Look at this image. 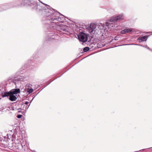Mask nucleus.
I'll use <instances>...</instances> for the list:
<instances>
[{"label":"nucleus","mask_w":152,"mask_h":152,"mask_svg":"<svg viewBox=\"0 0 152 152\" xmlns=\"http://www.w3.org/2000/svg\"><path fill=\"white\" fill-rule=\"evenodd\" d=\"M96 28L97 33L99 30H101L104 28V24L101 23L96 24Z\"/></svg>","instance_id":"20e7f679"},{"label":"nucleus","mask_w":152,"mask_h":152,"mask_svg":"<svg viewBox=\"0 0 152 152\" xmlns=\"http://www.w3.org/2000/svg\"><path fill=\"white\" fill-rule=\"evenodd\" d=\"M15 145V143H13L12 145V147H11V148H10V150L14 151L16 149V147L14 145Z\"/></svg>","instance_id":"f8f14e48"},{"label":"nucleus","mask_w":152,"mask_h":152,"mask_svg":"<svg viewBox=\"0 0 152 152\" xmlns=\"http://www.w3.org/2000/svg\"><path fill=\"white\" fill-rule=\"evenodd\" d=\"M2 97L10 96V92H5L3 94H2Z\"/></svg>","instance_id":"9d476101"},{"label":"nucleus","mask_w":152,"mask_h":152,"mask_svg":"<svg viewBox=\"0 0 152 152\" xmlns=\"http://www.w3.org/2000/svg\"><path fill=\"white\" fill-rule=\"evenodd\" d=\"M133 30L134 29H133L132 28L126 29L121 31V33L122 34H126L127 33L133 31Z\"/></svg>","instance_id":"39448f33"},{"label":"nucleus","mask_w":152,"mask_h":152,"mask_svg":"<svg viewBox=\"0 0 152 152\" xmlns=\"http://www.w3.org/2000/svg\"><path fill=\"white\" fill-rule=\"evenodd\" d=\"M4 111H6V112H9V109H6V110H5V109H4Z\"/></svg>","instance_id":"f3484780"},{"label":"nucleus","mask_w":152,"mask_h":152,"mask_svg":"<svg viewBox=\"0 0 152 152\" xmlns=\"http://www.w3.org/2000/svg\"><path fill=\"white\" fill-rule=\"evenodd\" d=\"M147 39V37L146 36L143 37H140L138 38V40H139L140 42L144 41L146 40Z\"/></svg>","instance_id":"6e6552de"},{"label":"nucleus","mask_w":152,"mask_h":152,"mask_svg":"<svg viewBox=\"0 0 152 152\" xmlns=\"http://www.w3.org/2000/svg\"><path fill=\"white\" fill-rule=\"evenodd\" d=\"M28 102H26L25 103V104H28Z\"/></svg>","instance_id":"a211bd4d"},{"label":"nucleus","mask_w":152,"mask_h":152,"mask_svg":"<svg viewBox=\"0 0 152 152\" xmlns=\"http://www.w3.org/2000/svg\"><path fill=\"white\" fill-rule=\"evenodd\" d=\"M78 37L80 41L82 42H85L88 40L87 34L83 32L80 33L78 35Z\"/></svg>","instance_id":"f257e3e1"},{"label":"nucleus","mask_w":152,"mask_h":152,"mask_svg":"<svg viewBox=\"0 0 152 152\" xmlns=\"http://www.w3.org/2000/svg\"><path fill=\"white\" fill-rule=\"evenodd\" d=\"M11 94L13 95H16L17 94L20 93V89L19 88L18 89H13L11 90L10 91Z\"/></svg>","instance_id":"423d86ee"},{"label":"nucleus","mask_w":152,"mask_h":152,"mask_svg":"<svg viewBox=\"0 0 152 152\" xmlns=\"http://www.w3.org/2000/svg\"><path fill=\"white\" fill-rule=\"evenodd\" d=\"M8 109H9V106H8Z\"/></svg>","instance_id":"6ab92c4d"},{"label":"nucleus","mask_w":152,"mask_h":152,"mask_svg":"<svg viewBox=\"0 0 152 152\" xmlns=\"http://www.w3.org/2000/svg\"><path fill=\"white\" fill-rule=\"evenodd\" d=\"M89 50V48L88 47H86L84 48L83 49L84 51L85 52H86L88 51Z\"/></svg>","instance_id":"2eb2a0df"},{"label":"nucleus","mask_w":152,"mask_h":152,"mask_svg":"<svg viewBox=\"0 0 152 152\" xmlns=\"http://www.w3.org/2000/svg\"><path fill=\"white\" fill-rule=\"evenodd\" d=\"M61 19L60 18H52L51 19V23H53V22L52 21H54L55 20H57V21H60L61 22Z\"/></svg>","instance_id":"9b49d317"},{"label":"nucleus","mask_w":152,"mask_h":152,"mask_svg":"<svg viewBox=\"0 0 152 152\" xmlns=\"http://www.w3.org/2000/svg\"><path fill=\"white\" fill-rule=\"evenodd\" d=\"M25 1L26 4H28L31 6H32V4L34 5L35 4V1L33 0H25Z\"/></svg>","instance_id":"0eeeda50"},{"label":"nucleus","mask_w":152,"mask_h":152,"mask_svg":"<svg viewBox=\"0 0 152 152\" xmlns=\"http://www.w3.org/2000/svg\"><path fill=\"white\" fill-rule=\"evenodd\" d=\"M22 117V115H18L17 116L18 118H20Z\"/></svg>","instance_id":"dca6fc26"},{"label":"nucleus","mask_w":152,"mask_h":152,"mask_svg":"<svg viewBox=\"0 0 152 152\" xmlns=\"http://www.w3.org/2000/svg\"><path fill=\"white\" fill-rule=\"evenodd\" d=\"M27 92H28L29 94H30L33 92V89L32 88H28L27 89Z\"/></svg>","instance_id":"ddd939ff"},{"label":"nucleus","mask_w":152,"mask_h":152,"mask_svg":"<svg viewBox=\"0 0 152 152\" xmlns=\"http://www.w3.org/2000/svg\"><path fill=\"white\" fill-rule=\"evenodd\" d=\"M16 96L17 95L11 94V92H10V100L12 101H15L17 99Z\"/></svg>","instance_id":"1a4fd4ad"},{"label":"nucleus","mask_w":152,"mask_h":152,"mask_svg":"<svg viewBox=\"0 0 152 152\" xmlns=\"http://www.w3.org/2000/svg\"><path fill=\"white\" fill-rule=\"evenodd\" d=\"M35 6L36 7V8L37 9H39V10H41V6L38 4H36L35 5Z\"/></svg>","instance_id":"4468645a"},{"label":"nucleus","mask_w":152,"mask_h":152,"mask_svg":"<svg viewBox=\"0 0 152 152\" xmlns=\"http://www.w3.org/2000/svg\"><path fill=\"white\" fill-rule=\"evenodd\" d=\"M123 19V17L122 15H120L117 17L113 16L111 18L110 20H109L108 22H107L106 23V25L107 26H109V24H108L109 22H115L118 20H122Z\"/></svg>","instance_id":"f03ea898"},{"label":"nucleus","mask_w":152,"mask_h":152,"mask_svg":"<svg viewBox=\"0 0 152 152\" xmlns=\"http://www.w3.org/2000/svg\"><path fill=\"white\" fill-rule=\"evenodd\" d=\"M96 24L94 23H91L87 28V29L90 33H91L94 31L96 32Z\"/></svg>","instance_id":"7ed1b4c3"}]
</instances>
